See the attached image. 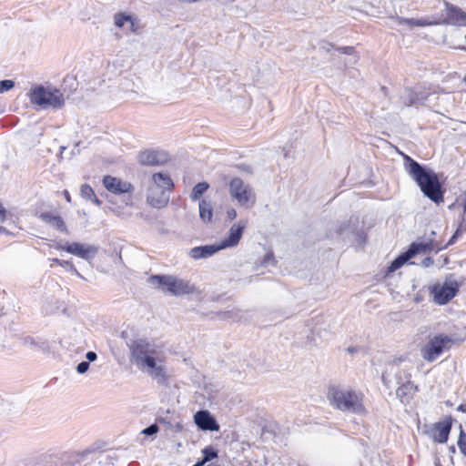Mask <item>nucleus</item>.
I'll return each mask as SVG.
<instances>
[{
    "mask_svg": "<svg viewBox=\"0 0 466 466\" xmlns=\"http://www.w3.org/2000/svg\"><path fill=\"white\" fill-rule=\"evenodd\" d=\"M130 360L142 372L158 385L168 386L169 375L157 347L146 339H137L129 345Z\"/></svg>",
    "mask_w": 466,
    "mask_h": 466,
    "instance_id": "1",
    "label": "nucleus"
},
{
    "mask_svg": "<svg viewBox=\"0 0 466 466\" xmlns=\"http://www.w3.org/2000/svg\"><path fill=\"white\" fill-rule=\"evenodd\" d=\"M404 166L409 176L416 182L425 197L436 204L443 202L442 189L438 175L430 167L404 156Z\"/></svg>",
    "mask_w": 466,
    "mask_h": 466,
    "instance_id": "2",
    "label": "nucleus"
},
{
    "mask_svg": "<svg viewBox=\"0 0 466 466\" xmlns=\"http://www.w3.org/2000/svg\"><path fill=\"white\" fill-rule=\"evenodd\" d=\"M330 405L342 411L357 415H365L364 394L349 387L331 386L328 391Z\"/></svg>",
    "mask_w": 466,
    "mask_h": 466,
    "instance_id": "3",
    "label": "nucleus"
},
{
    "mask_svg": "<svg viewBox=\"0 0 466 466\" xmlns=\"http://www.w3.org/2000/svg\"><path fill=\"white\" fill-rule=\"evenodd\" d=\"M29 100L42 109H60L65 106L63 93L55 86L37 85L29 91Z\"/></svg>",
    "mask_w": 466,
    "mask_h": 466,
    "instance_id": "4",
    "label": "nucleus"
},
{
    "mask_svg": "<svg viewBox=\"0 0 466 466\" xmlns=\"http://www.w3.org/2000/svg\"><path fill=\"white\" fill-rule=\"evenodd\" d=\"M148 282L164 293L174 296L192 294L196 291L195 286L188 280L171 275H152L149 277Z\"/></svg>",
    "mask_w": 466,
    "mask_h": 466,
    "instance_id": "5",
    "label": "nucleus"
},
{
    "mask_svg": "<svg viewBox=\"0 0 466 466\" xmlns=\"http://www.w3.org/2000/svg\"><path fill=\"white\" fill-rule=\"evenodd\" d=\"M454 339L451 336L441 333L430 337L427 343L420 349V355L427 362L435 361L445 350L451 349Z\"/></svg>",
    "mask_w": 466,
    "mask_h": 466,
    "instance_id": "6",
    "label": "nucleus"
},
{
    "mask_svg": "<svg viewBox=\"0 0 466 466\" xmlns=\"http://www.w3.org/2000/svg\"><path fill=\"white\" fill-rule=\"evenodd\" d=\"M442 249L437 242L433 240H430L427 242H413L410 245L409 248L398 256L390 265L388 270L389 272H394L399 269L401 266H403L406 262H408L410 258L415 257L420 253H426L428 251L434 250L438 252Z\"/></svg>",
    "mask_w": 466,
    "mask_h": 466,
    "instance_id": "7",
    "label": "nucleus"
},
{
    "mask_svg": "<svg viewBox=\"0 0 466 466\" xmlns=\"http://www.w3.org/2000/svg\"><path fill=\"white\" fill-rule=\"evenodd\" d=\"M229 194L245 208H250L256 203V194L250 185L239 177H234L229 182Z\"/></svg>",
    "mask_w": 466,
    "mask_h": 466,
    "instance_id": "8",
    "label": "nucleus"
},
{
    "mask_svg": "<svg viewBox=\"0 0 466 466\" xmlns=\"http://www.w3.org/2000/svg\"><path fill=\"white\" fill-rule=\"evenodd\" d=\"M103 185L108 192L114 195L128 194L125 202L127 205L132 204V194L135 188L130 182L107 175L103 177Z\"/></svg>",
    "mask_w": 466,
    "mask_h": 466,
    "instance_id": "9",
    "label": "nucleus"
},
{
    "mask_svg": "<svg viewBox=\"0 0 466 466\" xmlns=\"http://www.w3.org/2000/svg\"><path fill=\"white\" fill-rule=\"evenodd\" d=\"M56 248L58 250H65L87 261L93 259L98 253V248L96 246L86 245L78 242L66 244L56 243Z\"/></svg>",
    "mask_w": 466,
    "mask_h": 466,
    "instance_id": "10",
    "label": "nucleus"
},
{
    "mask_svg": "<svg viewBox=\"0 0 466 466\" xmlns=\"http://www.w3.org/2000/svg\"><path fill=\"white\" fill-rule=\"evenodd\" d=\"M441 16L440 24L466 26V12L447 1H444Z\"/></svg>",
    "mask_w": 466,
    "mask_h": 466,
    "instance_id": "11",
    "label": "nucleus"
},
{
    "mask_svg": "<svg viewBox=\"0 0 466 466\" xmlns=\"http://www.w3.org/2000/svg\"><path fill=\"white\" fill-rule=\"evenodd\" d=\"M459 288L455 280L445 281L441 287H434L432 289L434 302L439 305L447 304L457 295Z\"/></svg>",
    "mask_w": 466,
    "mask_h": 466,
    "instance_id": "12",
    "label": "nucleus"
},
{
    "mask_svg": "<svg viewBox=\"0 0 466 466\" xmlns=\"http://www.w3.org/2000/svg\"><path fill=\"white\" fill-rule=\"evenodd\" d=\"M137 160L143 166H161L168 161V154L163 150L147 149L138 154Z\"/></svg>",
    "mask_w": 466,
    "mask_h": 466,
    "instance_id": "13",
    "label": "nucleus"
},
{
    "mask_svg": "<svg viewBox=\"0 0 466 466\" xmlns=\"http://www.w3.org/2000/svg\"><path fill=\"white\" fill-rule=\"evenodd\" d=\"M247 224V220H239L238 223L233 224L228 230V236L218 244L220 248L224 249L238 245Z\"/></svg>",
    "mask_w": 466,
    "mask_h": 466,
    "instance_id": "14",
    "label": "nucleus"
},
{
    "mask_svg": "<svg viewBox=\"0 0 466 466\" xmlns=\"http://www.w3.org/2000/svg\"><path fill=\"white\" fill-rule=\"evenodd\" d=\"M169 192L153 187L151 185L148 186L147 201V203L156 208H161L167 205L169 201Z\"/></svg>",
    "mask_w": 466,
    "mask_h": 466,
    "instance_id": "15",
    "label": "nucleus"
},
{
    "mask_svg": "<svg viewBox=\"0 0 466 466\" xmlns=\"http://www.w3.org/2000/svg\"><path fill=\"white\" fill-rule=\"evenodd\" d=\"M194 421L201 431H218L219 425L208 410H198L194 415Z\"/></svg>",
    "mask_w": 466,
    "mask_h": 466,
    "instance_id": "16",
    "label": "nucleus"
},
{
    "mask_svg": "<svg viewBox=\"0 0 466 466\" xmlns=\"http://www.w3.org/2000/svg\"><path fill=\"white\" fill-rule=\"evenodd\" d=\"M451 430V419L449 418L443 421H440L434 424L433 431L434 441L439 443H445L448 441L449 434Z\"/></svg>",
    "mask_w": 466,
    "mask_h": 466,
    "instance_id": "17",
    "label": "nucleus"
},
{
    "mask_svg": "<svg viewBox=\"0 0 466 466\" xmlns=\"http://www.w3.org/2000/svg\"><path fill=\"white\" fill-rule=\"evenodd\" d=\"M219 250H221L219 245H205L192 248L189 250L188 255L193 259L198 260L201 258H209L216 254L217 252H218Z\"/></svg>",
    "mask_w": 466,
    "mask_h": 466,
    "instance_id": "18",
    "label": "nucleus"
},
{
    "mask_svg": "<svg viewBox=\"0 0 466 466\" xmlns=\"http://www.w3.org/2000/svg\"><path fill=\"white\" fill-rule=\"evenodd\" d=\"M39 218L61 232H68L64 219L59 215H55L52 212H42Z\"/></svg>",
    "mask_w": 466,
    "mask_h": 466,
    "instance_id": "19",
    "label": "nucleus"
},
{
    "mask_svg": "<svg viewBox=\"0 0 466 466\" xmlns=\"http://www.w3.org/2000/svg\"><path fill=\"white\" fill-rule=\"evenodd\" d=\"M417 390V386L410 380H407L399 386L396 395L402 403H409Z\"/></svg>",
    "mask_w": 466,
    "mask_h": 466,
    "instance_id": "20",
    "label": "nucleus"
},
{
    "mask_svg": "<svg viewBox=\"0 0 466 466\" xmlns=\"http://www.w3.org/2000/svg\"><path fill=\"white\" fill-rule=\"evenodd\" d=\"M150 185L167 192H170L174 187V183L170 176L162 172L153 174Z\"/></svg>",
    "mask_w": 466,
    "mask_h": 466,
    "instance_id": "21",
    "label": "nucleus"
},
{
    "mask_svg": "<svg viewBox=\"0 0 466 466\" xmlns=\"http://www.w3.org/2000/svg\"><path fill=\"white\" fill-rule=\"evenodd\" d=\"M466 232V204L463 206L462 213L460 217L459 225L454 234L449 239L445 246H441L442 249L447 248L448 246L453 245L457 239L462 236Z\"/></svg>",
    "mask_w": 466,
    "mask_h": 466,
    "instance_id": "22",
    "label": "nucleus"
},
{
    "mask_svg": "<svg viewBox=\"0 0 466 466\" xmlns=\"http://www.w3.org/2000/svg\"><path fill=\"white\" fill-rule=\"evenodd\" d=\"M199 217L205 223H210L213 218V206L210 201L201 199L198 204Z\"/></svg>",
    "mask_w": 466,
    "mask_h": 466,
    "instance_id": "23",
    "label": "nucleus"
},
{
    "mask_svg": "<svg viewBox=\"0 0 466 466\" xmlns=\"http://www.w3.org/2000/svg\"><path fill=\"white\" fill-rule=\"evenodd\" d=\"M80 195L83 198L92 201L96 206L102 204L101 200L96 196L94 189L88 184H83L80 187Z\"/></svg>",
    "mask_w": 466,
    "mask_h": 466,
    "instance_id": "24",
    "label": "nucleus"
},
{
    "mask_svg": "<svg viewBox=\"0 0 466 466\" xmlns=\"http://www.w3.org/2000/svg\"><path fill=\"white\" fill-rule=\"evenodd\" d=\"M52 264L51 267H53L54 264L59 265L63 267V268H66L68 271H70L72 274H75L80 279H85L76 269V268L74 266V264L69 260H61L59 258H51Z\"/></svg>",
    "mask_w": 466,
    "mask_h": 466,
    "instance_id": "25",
    "label": "nucleus"
},
{
    "mask_svg": "<svg viewBox=\"0 0 466 466\" xmlns=\"http://www.w3.org/2000/svg\"><path fill=\"white\" fill-rule=\"evenodd\" d=\"M209 185L207 182H199L192 189L190 194V198L193 201L198 200L201 198L203 194L208 189Z\"/></svg>",
    "mask_w": 466,
    "mask_h": 466,
    "instance_id": "26",
    "label": "nucleus"
},
{
    "mask_svg": "<svg viewBox=\"0 0 466 466\" xmlns=\"http://www.w3.org/2000/svg\"><path fill=\"white\" fill-rule=\"evenodd\" d=\"M218 317L221 319H231L233 321H238L240 320L242 315L240 309H232L230 310L218 312Z\"/></svg>",
    "mask_w": 466,
    "mask_h": 466,
    "instance_id": "27",
    "label": "nucleus"
},
{
    "mask_svg": "<svg viewBox=\"0 0 466 466\" xmlns=\"http://www.w3.org/2000/svg\"><path fill=\"white\" fill-rule=\"evenodd\" d=\"M202 454H203L202 458L204 459V461L209 462L212 460L218 458V451L212 445H208V446H206L202 450Z\"/></svg>",
    "mask_w": 466,
    "mask_h": 466,
    "instance_id": "28",
    "label": "nucleus"
},
{
    "mask_svg": "<svg viewBox=\"0 0 466 466\" xmlns=\"http://www.w3.org/2000/svg\"><path fill=\"white\" fill-rule=\"evenodd\" d=\"M132 15L126 13H116L114 16V24L116 27L122 28L126 23L131 21Z\"/></svg>",
    "mask_w": 466,
    "mask_h": 466,
    "instance_id": "29",
    "label": "nucleus"
},
{
    "mask_svg": "<svg viewBox=\"0 0 466 466\" xmlns=\"http://www.w3.org/2000/svg\"><path fill=\"white\" fill-rule=\"evenodd\" d=\"M24 344L25 346L32 347V348H37L42 350H46L48 348V346L46 342L39 343V342L35 341V339L32 337H25L24 339Z\"/></svg>",
    "mask_w": 466,
    "mask_h": 466,
    "instance_id": "30",
    "label": "nucleus"
},
{
    "mask_svg": "<svg viewBox=\"0 0 466 466\" xmlns=\"http://www.w3.org/2000/svg\"><path fill=\"white\" fill-rule=\"evenodd\" d=\"M460 428H461V432H460V436H459L457 444H458V447H459L461 452L466 457V433L462 430L461 425L460 426Z\"/></svg>",
    "mask_w": 466,
    "mask_h": 466,
    "instance_id": "31",
    "label": "nucleus"
},
{
    "mask_svg": "<svg viewBox=\"0 0 466 466\" xmlns=\"http://www.w3.org/2000/svg\"><path fill=\"white\" fill-rule=\"evenodd\" d=\"M14 86H15V82L13 80L5 79V80L0 81V94L11 90L12 88H14Z\"/></svg>",
    "mask_w": 466,
    "mask_h": 466,
    "instance_id": "32",
    "label": "nucleus"
},
{
    "mask_svg": "<svg viewBox=\"0 0 466 466\" xmlns=\"http://www.w3.org/2000/svg\"><path fill=\"white\" fill-rule=\"evenodd\" d=\"M399 25H407L410 28L413 26H417V19L416 18H403L398 17Z\"/></svg>",
    "mask_w": 466,
    "mask_h": 466,
    "instance_id": "33",
    "label": "nucleus"
},
{
    "mask_svg": "<svg viewBox=\"0 0 466 466\" xmlns=\"http://www.w3.org/2000/svg\"><path fill=\"white\" fill-rule=\"evenodd\" d=\"M157 431H158V426H157V424L155 423V424H151L148 427L145 428L142 431V433L151 436V435L156 434Z\"/></svg>",
    "mask_w": 466,
    "mask_h": 466,
    "instance_id": "34",
    "label": "nucleus"
},
{
    "mask_svg": "<svg viewBox=\"0 0 466 466\" xmlns=\"http://www.w3.org/2000/svg\"><path fill=\"white\" fill-rule=\"evenodd\" d=\"M440 21H430L426 18L417 19V26H428L431 25H439Z\"/></svg>",
    "mask_w": 466,
    "mask_h": 466,
    "instance_id": "35",
    "label": "nucleus"
},
{
    "mask_svg": "<svg viewBox=\"0 0 466 466\" xmlns=\"http://www.w3.org/2000/svg\"><path fill=\"white\" fill-rule=\"evenodd\" d=\"M89 362L88 361H81L77 367H76V370L79 374H84L85 372H86L89 369Z\"/></svg>",
    "mask_w": 466,
    "mask_h": 466,
    "instance_id": "36",
    "label": "nucleus"
},
{
    "mask_svg": "<svg viewBox=\"0 0 466 466\" xmlns=\"http://www.w3.org/2000/svg\"><path fill=\"white\" fill-rule=\"evenodd\" d=\"M273 261H274V255L272 252H268L263 258V260L261 261V265L268 266V264L272 263Z\"/></svg>",
    "mask_w": 466,
    "mask_h": 466,
    "instance_id": "37",
    "label": "nucleus"
},
{
    "mask_svg": "<svg viewBox=\"0 0 466 466\" xmlns=\"http://www.w3.org/2000/svg\"><path fill=\"white\" fill-rule=\"evenodd\" d=\"M336 49L346 55H353L355 53V48L353 46L337 47Z\"/></svg>",
    "mask_w": 466,
    "mask_h": 466,
    "instance_id": "38",
    "label": "nucleus"
},
{
    "mask_svg": "<svg viewBox=\"0 0 466 466\" xmlns=\"http://www.w3.org/2000/svg\"><path fill=\"white\" fill-rule=\"evenodd\" d=\"M127 23L129 24L130 31L133 32V33H137V23H138V20L132 16L131 21H128Z\"/></svg>",
    "mask_w": 466,
    "mask_h": 466,
    "instance_id": "39",
    "label": "nucleus"
},
{
    "mask_svg": "<svg viewBox=\"0 0 466 466\" xmlns=\"http://www.w3.org/2000/svg\"><path fill=\"white\" fill-rule=\"evenodd\" d=\"M6 214H7L6 209L5 208V207L3 206V204H2V203H0V222H4V221H5V219H6Z\"/></svg>",
    "mask_w": 466,
    "mask_h": 466,
    "instance_id": "40",
    "label": "nucleus"
},
{
    "mask_svg": "<svg viewBox=\"0 0 466 466\" xmlns=\"http://www.w3.org/2000/svg\"><path fill=\"white\" fill-rule=\"evenodd\" d=\"M433 264V259L431 258V257H426L425 258L422 259L420 265L423 267V268H428L430 266H431Z\"/></svg>",
    "mask_w": 466,
    "mask_h": 466,
    "instance_id": "41",
    "label": "nucleus"
},
{
    "mask_svg": "<svg viewBox=\"0 0 466 466\" xmlns=\"http://www.w3.org/2000/svg\"><path fill=\"white\" fill-rule=\"evenodd\" d=\"M86 358L88 362L95 361L97 359V355L95 351H88L86 354Z\"/></svg>",
    "mask_w": 466,
    "mask_h": 466,
    "instance_id": "42",
    "label": "nucleus"
},
{
    "mask_svg": "<svg viewBox=\"0 0 466 466\" xmlns=\"http://www.w3.org/2000/svg\"><path fill=\"white\" fill-rule=\"evenodd\" d=\"M227 217L228 219L233 220L237 218V211L234 208H229L227 211Z\"/></svg>",
    "mask_w": 466,
    "mask_h": 466,
    "instance_id": "43",
    "label": "nucleus"
},
{
    "mask_svg": "<svg viewBox=\"0 0 466 466\" xmlns=\"http://www.w3.org/2000/svg\"><path fill=\"white\" fill-rule=\"evenodd\" d=\"M158 422L166 425L167 428L173 429V424L165 418L158 419Z\"/></svg>",
    "mask_w": 466,
    "mask_h": 466,
    "instance_id": "44",
    "label": "nucleus"
},
{
    "mask_svg": "<svg viewBox=\"0 0 466 466\" xmlns=\"http://www.w3.org/2000/svg\"><path fill=\"white\" fill-rule=\"evenodd\" d=\"M176 432H180L183 431V425L180 422H177L173 425V429Z\"/></svg>",
    "mask_w": 466,
    "mask_h": 466,
    "instance_id": "45",
    "label": "nucleus"
},
{
    "mask_svg": "<svg viewBox=\"0 0 466 466\" xmlns=\"http://www.w3.org/2000/svg\"><path fill=\"white\" fill-rule=\"evenodd\" d=\"M334 46L329 43H325L322 45L321 48L325 49L327 52L329 51L330 48H333Z\"/></svg>",
    "mask_w": 466,
    "mask_h": 466,
    "instance_id": "46",
    "label": "nucleus"
},
{
    "mask_svg": "<svg viewBox=\"0 0 466 466\" xmlns=\"http://www.w3.org/2000/svg\"><path fill=\"white\" fill-rule=\"evenodd\" d=\"M206 463H208V461H204L203 458L198 462H196L197 466H205Z\"/></svg>",
    "mask_w": 466,
    "mask_h": 466,
    "instance_id": "47",
    "label": "nucleus"
},
{
    "mask_svg": "<svg viewBox=\"0 0 466 466\" xmlns=\"http://www.w3.org/2000/svg\"><path fill=\"white\" fill-rule=\"evenodd\" d=\"M0 233H2V234H8L9 232H8V230L5 228L0 226Z\"/></svg>",
    "mask_w": 466,
    "mask_h": 466,
    "instance_id": "48",
    "label": "nucleus"
},
{
    "mask_svg": "<svg viewBox=\"0 0 466 466\" xmlns=\"http://www.w3.org/2000/svg\"><path fill=\"white\" fill-rule=\"evenodd\" d=\"M65 196H66V199L70 202L71 201V198H70V195L67 191L65 192Z\"/></svg>",
    "mask_w": 466,
    "mask_h": 466,
    "instance_id": "49",
    "label": "nucleus"
},
{
    "mask_svg": "<svg viewBox=\"0 0 466 466\" xmlns=\"http://www.w3.org/2000/svg\"><path fill=\"white\" fill-rule=\"evenodd\" d=\"M459 410H461L463 412H466V406L464 405H460L459 408H458Z\"/></svg>",
    "mask_w": 466,
    "mask_h": 466,
    "instance_id": "50",
    "label": "nucleus"
},
{
    "mask_svg": "<svg viewBox=\"0 0 466 466\" xmlns=\"http://www.w3.org/2000/svg\"><path fill=\"white\" fill-rule=\"evenodd\" d=\"M381 379H382L383 383L386 384V380H385V376L384 375H382Z\"/></svg>",
    "mask_w": 466,
    "mask_h": 466,
    "instance_id": "51",
    "label": "nucleus"
},
{
    "mask_svg": "<svg viewBox=\"0 0 466 466\" xmlns=\"http://www.w3.org/2000/svg\"><path fill=\"white\" fill-rule=\"evenodd\" d=\"M343 230H344V229H343L342 228H339V234H342Z\"/></svg>",
    "mask_w": 466,
    "mask_h": 466,
    "instance_id": "52",
    "label": "nucleus"
},
{
    "mask_svg": "<svg viewBox=\"0 0 466 466\" xmlns=\"http://www.w3.org/2000/svg\"><path fill=\"white\" fill-rule=\"evenodd\" d=\"M451 452H455V448L453 446L451 447Z\"/></svg>",
    "mask_w": 466,
    "mask_h": 466,
    "instance_id": "53",
    "label": "nucleus"
}]
</instances>
